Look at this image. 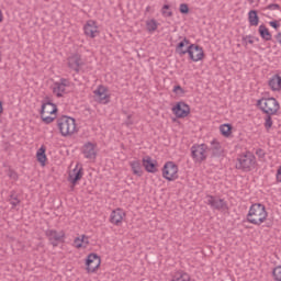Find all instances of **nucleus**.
<instances>
[{
  "label": "nucleus",
  "mask_w": 281,
  "mask_h": 281,
  "mask_svg": "<svg viewBox=\"0 0 281 281\" xmlns=\"http://www.w3.org/2000/svg\"><path fill=\"white\" fill-rule=\"evenodd\" d=\"M269 213L263 204L255 203L250 206L248 214L246 216L248 223L251 225H262L267 221Z\"/></svg>",
  "instance_id": "1"
},
{
  "label": "nucleus",
  "mask_w": 281,
  "mask_h": 281,
  "mask_svg": "<svg viewBox=\"0 0 281 281\" xmlns=\"http://www.w3.org/2000/svg\"><path fill=\"white\" fill-rule=\"evenodd\" d=\"M235 168L243 172H251V169L256 168V156L251 151L240 154L237 157Z\"/></svg>",
  "instance_id": "2"
},
{
  "label": "nucleus",
  "mask_w": 281,
  "mask_h": 281,
  "mask_svg": "<svg viewBox=\"0 0 281 281\" xmlns=\"http://www.w3.org/2000/svg\"><path fill=\"white\" fill-rule=\"evenodd\" d=\"M57 127L63 137H69L76 133V119L63 115L57 119Z\"/></svg>",
  "instance_id": "3"
},
{
  "label": "nucleus",
  "mask_w": 281,
  "mask_h": 281,
  "mask_svg": "<svg viewBox=\"0 0 281 281\" xmlns=\"http://www.w3.org/2000/svg\"><path fill=\"white\" fill-rule=\"evenodd\" d=\"M257 106L266 115H278V111H280V102L273 97L259 99Z\"/></svg>",
  "instance_id": "4"
},
{
  "label": "nucleus",
  "mask_w": 281,
  "mask_h": 281,
  "mask_svg": "<svg viewBox=\"0 0 281 281\" xmlns=\"http://www.w3.org/2000/svg\"><path fill=\"white\" fill-rule=\"evenodd\" d=\"M56 113H58V106L54 104L49 99L42 104L41 117L45 124H52L56 120Z\"/></svg>",
  "instance_id": "5"
},
{
  "label": "nucleus",
  "mask_w": 281,
  "mask_h": 281,
  "mask_svg": "<svg viewBox=\"0 0 281 281\" xmlns=\"http://www.w3.org/2000/svg\"><path fill=\"white\" fill-rule=\"evenodd\" d=\"M207 145L194 144L191 147V157L195 164H203L207 159Z\"/></svg>",
  "instance_id": "6"
},
{
  "label": "nucleus",
  "mask_w": 281,
  "mask_h": 281,
  "mask_svg": "<svg viewBox=\"0 0 281 281\" xmlns=\"http://www.w3.org/2000/svg\"><path fill=\"white\" fill-rule=\"evenodd\" d=\"M100 265H102V259L98 254L91 252L86 258V270L88 273H95L98 269H100Z\"/></svg>",
  "instance_id": "7"
},
{
  "label": "nucleus",
  "mask_w": 281,
  "mask_h": 281,
  "mask_svg": "<svg viewBox=\"0 0 281 281\" xmlns=\"http://www.w3.org/2000/svg\"><path fill=\"white\" fill-rule=\"evenodd\" d=\"M178 172H179V167L172 161H168L164 165L162 177L167 181H175V179L179 177Z\"/></svg>",
  "instance_id": "8"
},
{
  "label": "nucleus",
  "mask_w": 281,
  "mask_h": 281,
  "mask_svg": "<svg viewBox=\"0 0 281 281\" xmlns=\"http://www.w3.org/2000/svg\"><path fill=\"white\" fill-rule=\"evenodd\" d=\"M206 204L210 205L211 210H217L218 212L229 210L225 200L214 195H206Z\"/></svg>",
  "instance_id": "9"
},
{
  "label": "nucleus",
  "mask_w": 281,
  "mask_h": 281,
  "mask_svg": "<svg viewBox=\"0 0 281 281\" xmlns=\"http://www.w3.org/2000/svg\"><path fill=\"white\" fill-rule=\"evenodd\" d=\"M187 54H189V58L193 63H199V60L205 57L203 47L199 46V44H190L189 52Z\"/></svg>",
  "instance_id": "10"
},
{
  "label": "nucleus",
  "mask_w": 281,
  "mask_h": 281,
  "mask_svg": "<svg viewBox=\"0 0 281 281\" xmlns=\"http://www.w3.org/2000/svg\"><path fill=\"white\" fill-rule=\"evenodd\" d=\"M45 235L53 247H58V243H63L65 238V233L63 231L57 232L56 229H47Z\"/></svg>",
  "instance_id": "11"
},
{
  "label": "nucleus",
  "mask_w": 281,
  "mask_h": 281,
  "mask_svg": "<svg viewBox=\"0 0 281 281\" xmlns=\"http://www.w3.org/2000/svg\"><path fill=\"white\" fill-rule=\"evenodd\" d=\"M172 113L178 117L179 120L183 117H188L190 115V105H188L186 102L180 101L172 108Z\"/></svg>",
  "instance_id": "12"
},
{
  "label": "nucleus",
  "mask_w": 281,
  "mask_h": 281,
  "mask_svg": "<svg viewBox=\"0 0 281 281\" xmlns=\"http://www.w3.org/2000/svg\"><path fill=\"white\" fill-rule=\"evenodd\" d=\"M106 91H109V89H106V87L100 85L98 87V89H95L93 91L98 102H100V104H109V102H111V95H109L106 93Z\"/></svg>",
  "instance_id": "13"
},
{
  "label": "nucleus",
  "mask_w": 281,
  "mask_h": 281,
  "mask_svg": "<svg viewBox=\"0 0 281 281\" xmlns=\"http://www.w3.org/2000/svg\"><path fill=\"white\" fill-rule=\"evenodd\" d=\"M85 66V61L82 60V56L75 54L68 57V67L76 71V74H80V67Z\"/></svg>",
  "instance_id": "14"
},
{
  "label": "nucleus",
  "mask_w": 281,
  "mask_h": 281,
  "mask_svg": "<svg viewBox=\"0 0 281 281\" xmlns=\"http://www.w3.org/2000/svg\"><path fill=\"white\" fill-rule=\"evenodd\" d=\"M83 32L86 36H89V38H95L98 34H100V31H98V24L93 20H89L85 26Z\"/></svg>",
  "instance_id": "15"
},
{
  "label": "nucleus",
  "mask_w": 281,
  "mask_h": 281,
  "mask_svg": "<svg viewBox=\"0 0 281 281\" xmlns=\"http://www.w3.org/2000/svg\"><path fill=\"white\" fill-rule=\"evenodd\" d=\"M190 45H192L190 40H188V37H183L176 46V54L180 57L186 56V54L190 52Z\"/></svg>",
  "instance_id": "16"
},
{
  "label": "nucleus",
  "mask_w": 281,
  "mask_h": 281,
  "mask_svg": "<svg viewBox=\"0 0 281 281\" xmlns=\"http://www.w3.org/2000/svg\"><path fill=\"white\" fill-rule=\"evenodd\" d=\"M142 164L146 172H150L151 175H155V172L158 171L157 160H153L150 156H145L142 160Z\"/></svg>",
  "instance_id": "17"
},
{
  "label": "nucleus",
  "mask_w": 281,
  "mask_h": 281,
  "mask_svg": "<svg viewBox=\"0 0 281 281\" xmlns=\"http://www.w3.org/2000/svg\"><path fill=\"white\" fill-rule=\"evenodd\" d=\"M207 153H211V157H221L223 155V146H221V143L216 138L207 146Z\"/></svg>",
  "instance_id": "18"
},
{
  "label": "nucleus",
  "mask_w": 281,
  "mask_h": 281,
  "mask_svg": "<svg viewBox=\"0 0 281 281\" xmlns=\"http://www.w3.org/2000/svg\"><path fill=\"white\" fill-rule=\"evenodd\" d=\"M82 153L86 159H95V145L91 142L86 143L83 145Z\"/></svg>",
  "instance_id": "19"
},
{
  "label": "nucleus",
  "mask_w": 281,
  "mask_h": 281,
  "mask_svg": "<svg viewBox=\"0 0 281 281\" xmlns=\"http://www.w3.org/2000/svg\"><path fill=\"white\" fill-rule=\"evenodd\" d=\"M82 170V167L78 168V166H76V168L69 173L68 181L72 183V186H76V183L82 179V175H85Z\"/></svg>",
  "instance_id": "20"
},
{
  "label": "nucleus",
  "mask_w": 281,
  "mask_h": 281,
  "mask_svg": "<svg viewBox=\"0 0 281 281\" xmlns=\"http://www.w3.org/2000/svg\"><path fill=\"white\" fill-rule=\"evenodd\" d=\"M123 220H124V211H122L121 209H116L112 211L110 215V223H112L113 225H120V223H122Z\"/></svg>",
  "instance_id": "21"
},
{
  "label": "nucleus",
  "mask_w": 281,
  "mask_h": 281,
  "mask_svg": "<svg viewBox=\"0 0 281 281\" xmlns=\"http://www.w3.org/2000/svg\"><path fill=\"white\" fill-rule=\"evenodd\" d=\"M268 85L271 91H281V77L280 75H274L269 79Z\"/></svg>",
  "instance_id": "22"
},
{
  "label": "nucleus",
  "mask_w": 281,
  "mask_h": 281,
  "mask_svg": "<svg viewBox=\"0 0 281 281\" xmlns=\"http://www.w3.org/2000/svg\"><path fill=\"white\" fill-rule=\"evenodd\" d=\"M130 166L132 168L133 175L136 177H142V175H144V170L142 169V161L133 160L130 162Z\"/></svg>",
  "instance_id": "23"
},
{
  "label": "nucleus",
  "mask_w": 281,
  "mask_h": 281,
  "mask_svg": "<svg viewBox=\"0 0 281 281\" xmlns=\"http://www.w3.org/2000/svg\"><path fill=\"white\" fill-rule=\"evenodd\" d=\"M248 21H249V25H251L252 27L258 26V23H260V18L258 16V11H256V10L249 11Z\"/></svg>",
  "instance_id": "24"
},
{
  "label": "nucleus",
  "mask_w": 281,
  "mask_h": 281,
  "mask_svg": "<svg viewBox=\"0 0 281 281\" xmlns=\"http://www.w3.org/2000/svg\"><path fill=\"white\" fill-rule=\"evenodd\" d=\"M46 150L47 149L45 148V146L42 145V147L36 153V158L41 166H45V161H47V155L45 154Z\"/></svg>",
  "instance_id": "25"
},
{
  "label": "nucleus",
  "mask_w": 281,
  "mask_h": 281,
  "mask_svg": "<svg viewBox=\"0 0 281 281\" xmlns=\"http://www.w3.org/2000/svg\"><path fill=\"white\" fill-rule=\"evenodd\" d=\"M258 32L263 41H271V38H272L271 32H269V29H267V26L265 24H261L259 26Z\"/></svg>",
  "instance_id": "26"
},
{
  "label": "nucleus",
  "mask_w": 281,
  "mask_h": 281,
  "mask_svg": "<svg viewBox=\"0 0 281 281\" xmlns=\"http://www.w3.org/2000/svg\"><path fill=\"white\" fill-rule=\"evenodd\" d=\"M232 124H223L220 126V133H222L223 137H232Z\"/></svg>",
  "instance_id": "27"
},
{
  "label": "nucleus",
  "mask_w": 281,
  "mask_h": 281,
  "mask_svg": "<svg viewBox=\"0 0 281 281\" xmlns=\"http://www.w3.org/2000/svg\"><path fill=\"white\" fill-rule=\"evenodd\" d=\"M146 27H147V32H149V34H153V32H157V27H159V23H157V20L155 19L147 20Z\"/></svg>",
  "instance_id": "28"
},
{
  "label": "nucleus",
  "mask_w": 281,
  "mask_h": 281,
  "mask_svg": "<svg viewBox=\"0 0 281 281\" xmlns=\"http://www.w3.org/2000/svg\"><path fill=\"white\" fill-rule=\"evenodd\" d=\"M66 88L65 86H60V83L55 82L53 88V93L57 95V98H63V94L65 93Z\"/></svg>",
  "instance_id": "29"
},
{
  "label": "nucleus",
  "mask_w": 281,
  "mask_h": 281,
  "mask_svg": "<svg viewBox=\"0 0 281 281\" xmlns=\"http://www.w3.org/2000/svg\"><path fill=\"white\" fill-rule=\"evenodd\" d=\"M171 281H191L190 274L186 273V272H177Z\"/></svg>",
  "instance_id": "30"
},
{
  "label": "nucleus",
  "mask_w": 281,
  "mask_h": 281,
  "mask_svg": "<svg viewBox=\"0 0 281 281\" xmlns=\"http://www.w3.org/2000/svg\"><path fill=\"white\" fill-rule=\"evenodd\" d=\"M9 202L12 205V207H16V205L21 203V200H19V195H16V192L11 191Z\"/></svg>",
  "instance_id": "31"
},
{
  "label": "nucleus",
  "mask_w": 281,
  "mask_h": 281,
  "mask_svg": "<svg viewBox=\"0 0 281 281\" xmlns=\"http://www.w3.org/2000/svg\"><path fill=\"white\" fill-rule=\"evenodd\" d=\"M271 115H276V114H266L265 124H263L266 131H270L271 126H273V119L271 117Z\"/></svg>",
  "instance_id": "32"
},
{
  "label": "nucleus",
  "mask_w": 281,
  "mask_h": 281,
  "mask_svg": "<svg viewBox=\"0 0 281 281\" xmlns=\"http://www.w3.org/2000/svg\"><path fill=\"white\" fill-rule=\"evenodd\" d=\"M162 16L170 18L172 16V10L170 9V4H164L161 8Z\"/></svg>",
  "instance_id": "33"
},
{
  "label": "nucleus",
  "mask_w": 281,
  "mask_h": 281,
  "mask_svg": "<svg viewBox=\"0 0 281 281\" xmlns=\"http://www.w3.org/2000/svg\"><path fill=\"white\" fill-rule=\"evenodd\" d=\"M241 43L247 47V45H254V35H246L241 37Z\"/></svg>",
  "instance_id": "34"
},
{
  "label": "nucleus",
  "mask_w": 281,
  "mask_h": 281,
  "mask_svg": "<svg viewBox=\"0 0 281 281\" xmlns=\"http://www.w3.org/2000/svg\"><path fill=\"white\" fill-rule=\"evenodd\" d=\"M272 276L276 281H281V266H278L273 269Z\"/></svg>",
  "instance_id": "35"
},
{
  "label": "nucleus",
  "mask_w": 281,
  "mask_h": 281,
  "mask_svg": "<svg viewBox=\"0 0 281 281\" xmlns=\"http://www.w3.org/2000/svg\"><path fill=\"white\" fill-rule=\"evenodd\" d=\"M173 93H176V95H184L186 94V90H183V88L181 86H175L173 87Z\"/></svg>",
  "instance_id": "36"
},
{
  "label": "nucleus",
  "mask_w": 281,
  "mask_h": 281,
  "mask_svg": "<svg viewBox=\"0 0 281 281\" xmlns=\"http://www.w3.org/2000/svg\"><path fill=\"white\" fill-rule=\"evenodd\" d=\"M179 10H180L181 14H189L190 13V7H188L187 3H181Z\"/></svg>",
  "instance_id": "37"
},
{
  "label": "nucleus",
  "mask_w": 281,
  "mask_h": 281,
  "mask_svg": "<svg viewBox=\"0 0 281 281\" xmlns=\"http://www.w3.org/2000/svg\"><path fill=\"white\" fill-rule=\"evenodd\" d=\"M74 246L76 247V249H82V237H76L74 240Z\"/></svg>",
  "instance_id": "38"
},
{
  "label": "nucleus",
  "mask_w": 281,
  "mask_h": 281,
  "mask_svg": "<svg viewBox=\"0 0 281 281\" xmlns=\"http://www.w3.org/2000/svg\"><path fill=\"white\" fill-rule=\"evenodd\" d=\"M8 177L11 178L13 181H19V173H16V171L12 169L8 171Z\"/></svg>",
  "instance_id": "39"
},
{
  "label": "nucleus",
  "mask_w": 281,
  "mask_h": 281,
  "mask_svg": "<svg viewBox=\"0 0 281 281\" xmlns=\"http://www.w3.org/2000/svg\"><path fill=\"white\" fill-rule=\"evenodd\" d=\"M81 244L83 249H87V247L89 246V237H87L86 235H81Z\"/></svg>",
  "instance_id": "40"
},
{
  "label": "nucleus",
  "mask_w": 281,
  "mask_h": 281,
  "mask_svg": "<svg viewBox=\"0 0 281 281\" xmlns=\"http://www.w3.org/2000/svg\"><path fill=\"white\" fill-rule=\"evenodd\" d=\"M57 83L66 89H67V87H69V81L65 78H61L59 81H57Z\"/></svg>",
  "instance_id": "41"
},
{
  "label": "nucleus",
  "mask_w": 281,
  "mask_h": 281,
  "mask_svg": "<svg viewBox=\"0 0 281 281\" xmlns=\"http://www.w3.org/2000/svg\"><path fill=\"white\" fill-rule=\"evenodd\" d=\"M267 10H280V4L271 3L267 7Z\"/></svg>",
  "instance_id": "42"
},
{
  "label": "nucleus",
  "mask_w": 281,
  "mask_h": 281,
  "mask_svg": "<svg viewBox=\"0 0 281 281\" xmlns=\"http://www.w3.org/2000/svg\"><path fill=\"white\" fill-rule=\"evenodd\" d=\"M269 24L274 30H278L280 27V24L278 23V21H271V22H269Z\"/></svg>",
  "instance_id": "43"
},
{
  "label": "nucleus",
  "mask_w": 281,
  "mask_h": 281,
  "mask_svg": "<svg viewBox=\"0 0 281 281\" xmlns=\"http://www.w3.org/2000/svg\"><path fill=\"white\" fill-rule=\"evenodd\" d=\"M256 155H258V156L260 157V159H262L266 154H265V150H263V149H260V148H259V149L256 150Z\"/></svg>",
  "instance_id": "44"
},
{
  "label": "nucleus",
  "mask_w": 281,
  "mask_h": 281,
  "mask_svg": "<svg viewBox=\"0 0 281 281\" xmlns=\"http://www.w3.org/2000/svg\"><path fill=\"white\" fill-rule=\"evenodd\" d=\"M277 181L279 183H281V166L279 167V169L277 170Z\"/></svg>",
  "instance_id": "45"
},
{
  "label": "nucleus",
  "mask_w": 281,
  "mask_h": 281,
  "mask_svg": "<svg viewBox=\"0 0 281 281\" xmlns=\"http://www.w3.org/2000/svg\"><path fill=\"white\" fill-rule=\"evenodd\" d=\"M132 115H127V120L125 122L126 126H133V121L131 120Z\"/></svg>",
  "instance_id": "46"
},
{
  "label": "nucleus",
  "mask_w": 281,
  "mask_h": 281,
  "mask_svg": "<svg viewBox=\"0 0 281 281\" xmlns=\"http://www.w3.org/2000/svg\"><path fill=\"white\" fill-rule=\"evenodd\" d=\"M276 41L278 42L279 45H281V32L278 33L276 36H274Z\"/></svg>",
  "instance_id": "47"
},
{
  "label": "nucleus",
  "mask_w": 281,
  "mask_h": 281,
  "mask_svg": "<svg viewBox=\"0 0 281 281\" xmlns=\"http://www.w3.org/2000/svg\"><path fill=\"white\" fill-rule=\"evenodd\" d=\"M2 22H3V12L0 9V23H2Z\"/></svg>",
  "instance_id": "48"
},
{
  "label": "nucleus",
  "mask_w": 281,
  "mask_h": 281,
  "mask_svg": "<svg viewBox=\"0 0 281 281\" xmlns=\"http://www.w3.org/2000/svg\"><path fill=\"white\" fill-rule=\"evenodd\" d=\"M252 41H254V42L256 41V42L258 43V42L260 41V38H258V37H256V36H252Z\"/></svg>",
  "instance_id": "49"
},
{
  "label": "nucleus",
  "mask_w": 281,
  "mask_h": 281,
  "mask_svg": "<svg viewBox=\"0 0 281 281\" xmlns=\"http://www.w3.org/2000/svg\"><path fill=\"white\" fill-rule=\"evenodd\" d=\"M146 12H150V7H147V8H146Z\"/></svg>",
  "instance_id": "50"
}]
</instances>
